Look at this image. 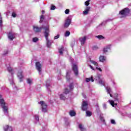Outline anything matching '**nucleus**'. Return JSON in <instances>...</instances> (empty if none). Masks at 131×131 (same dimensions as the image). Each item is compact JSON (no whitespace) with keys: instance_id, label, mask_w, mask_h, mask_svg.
I'll use <instances>...</instances> for the list:
<instances>
[{"instance_id":"nucleus-1","label":"nucleus","mask_w":131,"mask_h":131,"mask_svg":"<svg viewBox=\"0 0 131 131\" xmlns=\"http://www.w3.org/2000/svg\"><path fill=\"white\" fill-rule=\"evenodd\" d=\"M50 26H47L45 28L44 35L46 39V43L47 48H51L52 43H53V40L49 39V35L50 33Z\"/></svg>"},{"instance_id":"nucleus-2","label":"nucleus","mask_w":131,"mask_h":131,"mask_svg":"<svg viewBox=\"0 0 131 131\" xmlns=\"http://www.w3.org/2000/svg\"><path fill=\"white\" fill-rule=\"evenodd\" d=\"M0 104L1 107H2L3 111L5 115H8V110L9 107H8V104L5 102L4 99L2 98V95H0Z\"/></svg>"},{"instance_id":"nucleus-3","label":"nucleus","mask_w":131,"mask_h":131,"mask_svg":"<svg viewBox=\"0 0 131 131\" xmlns=\"http://www.w3.org/2000/svg\"><path fill=\"white\" fill-rule=\"evenodd\" d=\"M128 13H129V9L127 8H126L119 12V17L120 18H124V17H126Z\"/></svg>"},{"instance_id":"nucleus-4","label":"nucleus","mask_w":131,"mask_h":131,"mask_svg":"<svg viewBox=\"0 0 131 131\" xmlns=\"http://www.w3.org/2000/svg\"><path fill=\"white\" fill-rule=\"evenodd\" d=\"M47 26H49V25L46 24L44 25L41 27H38L37 26H33V29L34 32H36V33H38V32H40L41 31V29H44L46 28Z\"/></svg>"},{"instance_id":"nucleus-5","label":"nucleus","mask_w":131,"mask_h":131,"mask_svg":"<svg viewBox=\"0 0 131 131\" xmlns=\"http://www.w3.org/2000/svg\"><path fill=\"white\" fill-rule=\"evenodd\" d=\"M102 75H97V77L95 78L96 80L98 81V83L102 86H105V80L101 77Z\"/></svg>"},{"instance_id":"nucleus-6","label":"nucleus","mask_w":131,"mask_h":131,"mask_svg":"<svg viewBox=\"0 0 131 131\" xmlns=\"http://www.w3.org/2000/svg\"><path fill=\"white\" fill-rule=\"evenodd\" d=\"M90 62L92 64H93V65H94V66H96V67L97 66H98V62L93 60H90V61H88L87 62L89 67H90V68L92 69L93 71H95V68H94V67L92 66V65L90 64Z\"/></svg>"},{"instance_id":"nucleus-7","label":"nucleus","mask_w":131,"mask_h":131,"mask_svg":"<svg viewBox=\"0 0 131 131\" xmlns=\"http://www.w3.org/2000/svg\"><path fill=\"white\" fill-rule=\"evenodd\" d=\"M39 104H40L42 108V112L46 113L48 111V106L47 105V104L45 103L43 101H40V102H38Z\"/></svg>"},{"instance_id":"nucleus-8","label":"nucleus","mask_w":131,"mask_h":131,"mask_svg":"<svg viewBox=\"0 0 131 131\" xmlns=\"http://www.w3.org/2000/svg\"><path fill=\"white\" fill-rule=\"evenodd\" d=\"M17 76L20 82L23 81V78L24 77V76H23V72L22 71L20 70L18 71Z\"/></svg>"},{"instance_id":"nucleus-9","label":"nucleus","mask_w":131,"mask_h":131,"mask_svg":"<svg viewBox=\"0 0 131 131\" xmlns=\"http://www.w3.org/2000/svg\"><path fill=\"white\" fill-rule=\"evenodd\" d=\"M111 47H112V45H111V44H109L105 46L103 49V53L106 54V53H108V52L111 51Z\"/></svg>"},{"instance_id":"nucleus-10","label":"nucleus","mask_w":131,"mask_h":131,"mask_svg":"<svg viewBox=\"0 0 131 131\" xmlns=\"http://www.w3.org/2000/svg\"><path fill=\"white\" fill-rule=\"evenodd\" d=\"M82 110H83V111H86V110H88V102L83 101L82 104Z\"/></svg>"},{"instance_id":"nucleus-11","label":"nucleus","mask_w":131,"mask_h":131,"mask_svg":"<svg viewBox=\"0 0 131 131\" xmlns=\"http://www.w3.org/2000/svg\"><path fill=\"white\" fill-rule=\"evenodd\" d=\"M8 37L10 40H13L15 38V33L13 32H9L8 34Z\"/></svg>"},{"instance_id":"nucleus-12","label":"nucleus","mask_w":131,"mask_h":131,"mask_svg":"<svg viewBox=\"0 0 131 131\" xmlns=\"http://www.w3.org/2000/svg\"><path fill=\"white\" fill-rule=\"evenodd\" d=\"M36 68L39 74H41V64L39 62L36 63Z\"/></svg>"},{"instance_id":"nucleus-13","label":"nucleus","mask_w":131,"mask_h":131,"mask_svg":"<svg viewBox=\"0 0 131 131\" xmlns=\"http://www.w3.org/2000/svg\"><path fill=\"white\" fill-rule=\"evenodd\" d=\"M71 23V19H70V18L69 17H68L66 20V22L64 24V27L66 28H68V27H69V25H70Z\"/></svg>"},{"instance_id":"nucleus-14","label":"nucleus","mask_w":131,"mask_h":131,"mask_svg":"<svg viewBox=\"0 0 131 131\" xmlns=\"http://www.w3.org/2000/svg\"><path fill=\"white\" fill-rule=\"evenodd\" d=\"M107 60V57L105 56L100 55L99 57V62H101L102 63H104V62H106Z\"/></svg>"},{"instance_id":"nucleus-15","label":"nucleus","mask_w":131,"mask_h":131,"mask_svg":"<svg viewBox=\"0 0 131 131\" xmlns=\"http://www.w3.org/2000/svg\"><path fill=\"white\" fill-rule=\"evenodd\" d=\"M4 131H13V128L9 125H6L4 126Z\"/></svg>"},{"instance_id":"nucleus-16","label":"nucleus","mask_w":131,"mask_h":131,"mask_svg":"<svg viewBox=\"0 0 131 131\" xmlns=\"http://www.w3.org/2000/svg\"><path fill=\"white\" fill-rule=\"evenodd\" d=\"M73 71L75 73V75H78V69H77V66L75 64L73 65Z\"/></svg>"},{"instance_id":"nucleus-17","label":"nucleus","mask_w":131,"mask_h":131,"mask_svg":"<svg viewBox=\"0 0 131 131\" xmlns=\"http://www.w3.org/2000/svg\"><path fill=\"white\" fill-rule=\"evenodd\" d=\"M90 10H91V7L86 6L85 8L84 11H83L82 14L83 15H88Z\"/></svg>"},{"instance_id":"nucleus-18","label":"nucleus","mask_w":131,"mask_h":131,"mask_svg":"<svg viewBox=\"0 0 131 131\" xmlns=\"http://www.w3.org/2000/svg\"><path fill=\"white\" fill-rule=\"evenodd\" d=\"M86 40V36H84L79 38V41H80L81 46H83Z\"/></svg>"},{"instance_id":"nucleus-19","label":"nucleus","mask_w":131,"mask_h":131,"mask_svg":"<svg viewBox=\"0 0 131 131\" xmlns=\"http://www.w3.org/2000/svg\"><path fill=\"white\" fill-rule=\"evenodd\" d=\"M9 80L10 82V84H11L12 85H15V83H14V78L12 75L9 76Z\"/></svg>"},{"instance_id":"nucleus-20","label":"nucleus","mask_w":131,"mask_h":131,"mask_svg":"<svg viewBox=\"0 0 131 131\" xmlns=\"http://www.w3.org/2000/svg\"><path fill=\"white\" fill-rule=\"evenodd\" d=\"M105 89L107 94H110V97H112V95L111 94V92H112V91L111 90V88L109 86H107L106 88H105Z\"/></svg>"},{"instance_id":"nucleus-21","label":"nucleus","mask_w":131,"mask_h":131,"mask_svg":"<svg viewBox=\"0 0 131 131\" xmlns=\"http://www.w3.org/2000/svg\"><path fill=\"white\" fill-rule=\"evenodd\" d=\"M7 70L12 75H13V74H14L15 73V71L14 70H13V69H12V68L10 67V66L7 68Z\"/></svg>"},{"instance_id":"nucleus-22","label":"nucleus","mask_w":131,"mask_h":131,"mask_svg":"<svg viewBox=\"0 0 131 131\" xmlns=\"http://www.w3.org/2000/svg\"><path fill=\"white\" fill-rule=\"evenodd\" d=\"M86 82H90V81H91L92 82H94V77L93 76H91L90 78H87L85 79Z\"/></svg>"},{"instance_id":"nucleus-23","label":"nucleus","mask_w":131,"mask_h":131,"mask_svg":"<svg viewBox=\"0 0 131 131\" xmlns=\"http://www.w3.org/2000/svg\"><path fill=\"white\" fill-rule=\"evenodd\" d=\"M108 102L110 103V104H111V105L113 106V107H115V106H117V103H115L114 101L112 100H109Z\"/></svg>"},{"instance_id":"nucleus-24","label":"nucleus","mask_w":131,"mask_h":131,"mask_svg":"<svg viewBox=\"0 0 131 131\" xmlns=\"http://www.w3.org/2000/svg\"><path fill=\"white\" fill-rule=\"evenodd\" d=\"M27 83H28V84H30V85H31V84L33 83V79H32V78H29L27 79Z\"/></svg>"},{"instance_id":"nucleus-25","label":"nucleus","mask_w":131,"mask_h":131,"mask_svg":"<svg viewBox=\"0 0 131 131\" xmlns=\"http://www.w3.org/2000/svg\"><path fill=\"white\" fill-rule=\"evenodd\" d=\"M78 127H79V129H80L81 131L85 130V128H84V127H83V125L81 124H79Z\"/></svg>"},{"instance_id":"nucleus-26","label":"nucleus","mask_w":131,"mask_h":131,"mask_svg":"<svg viewBox=\"0 0 131 131\" xmlns=\"http://www.w3.org/2000/svg\"><path fill=\"white\" fill-rule=\"evenodd\" d=\"M64 52V47H61L59 49V53L60 55H63V53Z\"/></svg>"},{"instance_id":"nucleus-27","label":"nucleus","mask_w":131,"mask_h":131,"mask_svg":"<svg viewBox=\"0 0 131 131\" xmlns=\"http://www.w3.org/2000/svg\"><path fill=\"white\" fill-rule=\"evenodd\" d=\"M50 87H51V84L50 83V81H47L46 82V88L47 90H49Z\"/></svg>"},{"instance_id":"nucleus-28","label":"nucleus","mask_w":131,"mask_h":131,"mask_svg":"<svg viewBox=\"0 0 131 131\" xmlns=\"http://www.w3.org/2000/svg\"><path fill=\"white\" fill-rule=\"evenodd\" d=\"M75 112L73 111H71L70 112V116L73 117V116H75Z\"/></svg>"},{"instance_id":"nucleus-29","label":"nucleus","mask_w":131,"mask_h":131,"mask_svg":"<svg viewBox=\"0 0 131 131\" xmlns=\"http://www.w3.org/2000/svg\"><path fill=\"white\" fill-rule=\"evenodd\" d=\"M86 116L88 117H90V116H92V112L90 111H86Z\"/></svg>"},{"instance_id":"nucleus-30","label":"nucleus","mask_w":131,"mask_h":131,"mask_svg":"<svg viewBox=\"0 0 131 131\" xmlns=\"http://www.w3.org/2000/svg\"><path fill=\"white\" fill-rule=\"evenodd\" d=\"M50 10H51V11H54V10H56V6H55V5H51L50 7Z\"/></svg>"},{"instance_id":"nucleus-31","label":"nucleus","mask_w":131,"mask_h":131,"mask_svg":"<svg viewBox=\"0 0 131 131\" xmlns=\"http://www.w3.org/2000/svg\"><path fill=\"white\" fill-rule=\"evenodd\" d=\"M60 100H65L66 99V97L64 96V94H61L60 95Z\"/></svg>"},{"instance_id":"nucleus-32","label":"nucleus","mask_w":131,"mask_h":131,"mask_svg":"<svg viewBox=\"0 0 131 131\" xmlns=\"http://www.w3.org/2000/svg\"><path fill=\"white\" fill-rule=\"evenodd\" d=\"M70 35V32L67 31L64 34V36H66V37H67L69 36Z\"/></svg>"},{"instance_id":"nucleus-33","label":"nucleus","mask_w":131,"mask_h":131,"mask_svg":"<svg viewBox=\"0 0 131 131\" xmlns=\"http://www.w3.org/2000/svg\"><path fill=\"white\" fill-rule=\"evenodd\" d=\"M44 19L45 16L43 15H41L39 23H42V21H43Z\"/></svg>"},{"instance_id":"nucleus-34","label":"nucleus","mask_w":131,"mask_h":131,"mask_svg":"<svg viewBox=\"0 0 131 131\" xmlns=\"http://www.w3.org/2000/svg\"><path fill=\"white\" fill-rule=\"evenodd\" d=\"M3 26V18H2V15H1L0 13V27H2Z\"/></svg>"},{"instance_id":"nucleus-35","label":"nucleus","mask_w":131,"mask_h":131,"mask_svg":"<svg viewBox=\"0 0 131 131\" xmlns=\"http://www.w3.org/2000/svg\"><path fill=\"white\" fill-rule=\"evenodd\" d=\"M118 94H116L115 96V101H118L119 100Z\"/></svg>"},{"instance_id":"nucleus-36","label":"nucleus","mask_w":131,"mask_h":131,"mask_svg":"<svg viewBox=\"0 0 131 131\" xmlns=\"http://www.w3.org/2000/svg\"><path fill=\"white\" fill-rule=\"evenodd\" d=\"M96 37H97V38H98V39H103L104 38V37L100 35L96 36Z\"/></svg>"},{"instance_id":"nucleus-37","label":"nucleus","mask_w":131,"mask_h":131,"mask_svg":"<svg viewBox=\"0 0 131 131\" xmlns=\"http://www.w3.org/2000/svg\"><path fill=\"white\" fill-rule=\"evenodd\" d=\"M69 89L70 91H72V90H73V83H71L70 84Z\"/></svg>"},{"instance_id":"nucleus-38","label":"nucleus","mask_w":131,"mask_h":131,"mask_svg":"<svg viewBox=\"0 0 131 131\" xmlns=\"http://www.w3.org/2000/svg\"><path fill=\"white\" fill-rule=\"evenodd\" d=\"M91 2V0H87L85 2V5L86 6L88 7V6H89L90 5V2Z\"/></svg>"},{"instance_id":"nucleus-39","label":"nucleus","mask_w":131,"mask_h":131,"mask_svg":"<svg viewBox=\"0 0 131 131\" xmlns=\"http://www.w3.org/2000/svg\"><path fill=\"white\" fill-rule=\"evenodd\" d=\"M32 40H33V42H36V41H38V38H37V37L33 38Z\"/></svg>"},{"instance_id":"nucleus-40","label":"nucleus","mask_w":131,"mask_h":131,"mask_svg":"<svg viewBox=\"0 0 131 131\" xmlns=\"http://www.w3.org/2000/svg\"><path fill=\"white\" fill-rule=\"evenodd\" d=\"M35 119L37 121H38L39 120V117H38V115H35Z\"/></svg>"},{"instance_id":"nucleus-41","label":"nucleus","mask_w":131,"mask_h":131,"mask_svg":"<svg viewBox=\"0 0 131 131\" xmlns=\"http://www.w3.org/2000/svg\"><path fill=\"white\" fill-rule=\"evenodd\" d=\"M66 77H67V80H69V79L70 78V75H69V73L67 72Z\"/></svg>"},{"instance_id":"nucleus-42","label":"nucleus","mask_w":131,"mask_h":131,"mask_svg":"<svg viewBox=\"0 0 131 131\" xmlns=\"http://www.w3.org/2000/svg\"><path fill=\"white\" fill-rule=\"evenodd\" d=\"M8 53H9V51L8 50H6L3 53V55L6 56V55H7V54H8Z\"/></svg>"},{"instance_id":"nucleus-43","label":"nucleus","mask_w":131,"mask_h":131,"mask_svg":"<svg viewBox=\"0 0 131 131\" xmlns=\"http://www.w3.org/2000/svg\"><path fill=\"white\" fill-rule=\"evenodd\" d=\"M69 93V91L68 90V89H66L64 91V94H67Z\"/></svg>"},{"instance_id":"nucleus-44","label":"nucleus","mask_w":131,"mask_h":131,"mask_svg":"<svg viewBox=\"0 0 131 131\" xmlns=\"http://www.w3.org/2000/svg\"><path fill=\"white\" fill-rule=\"evenodd\" d=\"M111 123H112V124H116V122H115V120L112 119L111 120Z\"/></svg>"},{"instance_id":"nucleus-45","label":"nucleus","mask_w":131,"mask_h":131,"mask_svg":"<svg viewBox=\"0 0 131 131\" xmlns=\"http://www.w3.org/2000/svg\"><path fill=\"white\" fill-rule=\"evenodd\" d=\"M12 16V17H13V18H16V16H17V14H16V13L13 12Z\"/></svg>"},{"instance_id":"nucleus-46","label":"nucleus","mask_w":131,"mask_h":131,"mask_svg":"<svg viewBox=\"0 0 131 131\" xmlns=\"http://www.w3.org/2000/svg\"><path fill=\"white\" fill-rule=\"evenodd\" d=\"M103 107L104 110H106V109H107V105H106V104L104 103L103 104Z\"/></svg>"},{"instance_id":"nucleus-47","label":"nucleus","mask_w":131,"mask_h":131,"mask_svg":"<svg viewBox=\"0 0 131 131\" xmlns=\"http://www.w3.org/2000/svg\"><path fill=\"white\" fill-rule=\"evenodd\" d=\"M69 9H66V11H65V14H66L67 15L69 14Z\"/></svg>"},{"instance_id":"nucleus-48","label":"nucleus","mask_w":131,"mask_h":131,"mask_svg":"<svg viewBox=\"0 0 131 131\" xmlns=\"http://www.w3.org/2000/svg\"><path fill=\"white\" fill-rule=\"evenodd\" d=\"M96 69H97V70H98V71H100V72H102V70L101 69V68H98V67H96Z\"/></svg>"},{"instance_id":"nucleus-49","label":"nucleus","mask_w":131,"mask_h":131,"mask_svg":"<svg viewBox=\"0 0 131 131\" xmlns=\"http://www.w3.org/2000/svg\"><path fill=\"white\" fill-rule=\"evenodd\" d=\"M59 37H60V35H57V36H55L54 37V39H58V38H59Z\"/></svg>"},{"instance_id":"nucleus-50","label":"nucleus","mask_w":131,"mask_h":131,"mask_svg":"<svg viewBox=\"0 0 131 131\" xmlns=\"http://www.w3.org/2000/svg\"><path fill=\"white\" fill-rule=\"evenodd\" d=\"M100 120H101V121H102L103 122H104V121H105V119H104V118L103 117H100Z\"/></svg>"},{"instance_id":"nucleus-51","label":"nucleus","mask_w":131,"mask_h":131,"mask_svg":"<svg viewBox=\"0 0 131 131\" xmlns=\"http://www.w3.org/2000/svg\"><path fill=\"white\" fill-rule=\"evenodd\" d=\"M93 50H98V47L94 46L93 47Z\"/></svg>"},{"instance_id":"nucleus-52","label":"nucleus","mask_w":131,"mask_h":131,"mask_svg":"<svg viewBox=\"0 0 131 131\" xmlns=\"http://www.w3.org/2000/svg\"><path fill=\"white\" fill-rule=\"evenodd\" d=\"M66 124H67V125H69V122H66Z\"/></svg>"},{"instance_id":"nucleus-53","label":"nucleus","mask_w":131,"mask_h":131,"mask_svg":"<svg viewBox=\"0 0 131 131\" xmlns=\"http://www.w3.org/2000/svg\"><path fill=\"white\" fill-rule=\"evenodd\" d=\"M14 91H17V87L15 86L14 88Z\"/></svg>"},{"instance_id":"nucleus-54","label":"nucleus","mask_w":131,"mask_h":131,"mask_svg":"<svg viewBox=\"0 0 131 131\" xmlns=\"http://www.w3.org/2000/svg\"><path fill=\"white\" fill-rule=\"evenodd\" d=\"M97 110H99V106H98V105H97Z\"/></svg>"},{"instance_id":"nucleus-55","label":"nucleus","mask_w":131,"mask_h":131,"mask_svg":"<svg viewBox=\"0 0 131 131\" xmlns=\"http://www.w3.org/2000/svg\"><path fill=\"white\" fill-rule=\"evenodd\" d=\"M42 14H45V11L44 10L42 11Z\"/></svg>"},{"instance_id":"nucleus-56","label":"nucleus","mask_w":131,"mask_h":131,"mask_svg":"<svg viewBox=\"0 0 131 131\" xmlns=\"http://www.w3.org/2000/svg\"><path fill=\"white\" fill-rule=\"evenodd\" d=\"M38 0H36V2H37Z\"/></svg>"}]
</instances>
